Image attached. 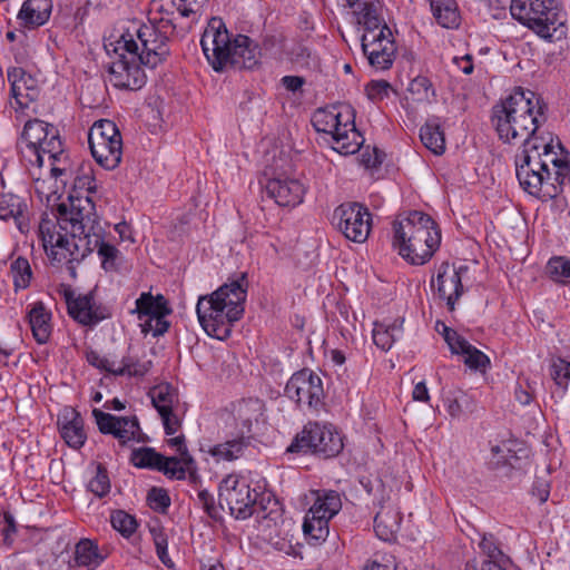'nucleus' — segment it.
Returning a JSON list of instances; mask_svg holds the SVG:
<instances>
[{"label": "nucleus", "mask_w": 570, "mask_h": 570, "mask_svg": "<svg viewBox=\"0 0 570 570\" xmlns=\"http://www.w3.org/2000/svg\"><path fill=\"white\" fill-rule=\"evenodd\" d=\"M101 228L96 205L91 196L69 194L57 207V215H43L38 226V236L52 266H70L83 259L90 245L98 242Z\"/></svg>", "instance_id": "f257e3e1"}, {"label": "nucleus", "mask_w": 570, "mask_h": 570, "mask_svg": "<svg viewBox=\"0 0 570 570\" xmlns=\"http://www.w3.org/2000/svg\"><path fill=\"white\" fill-rule=\"evenodd\" d=\"M207 0H151L148 22L131 21L122 32L120 43L130 52H136L137 40L144 52L141 60L149 66H158L169 55L168 41L177 29L185 30L198 22Z\"/></svg>", "instance_id": "f03ea898"}, {"label": "nucleus", "mask_w": 570, "mask_h": 570, "mask_svg": "<svg viewBox=\"0 0 570 570\" xmlns=\"http://www.w3.org/2000/svg\"><path fill=\"white\" fill-rule=\"evenodd\" d=\"M547 105L531 90L515 88L508 97L492 107V124L503 142L532 147L548 139L540 132L546 122Z\"/></svg>", "instance_id": "7ed1b4c3"}, {"label": "nucleus", "mask_w": 570, "mask_h": 570, "mask_svg": "<svg viewBox=\"0 0 570 570\" xmlns=\"http://www.w3.org/2000/svg\"><path fill=\"white\" fill-rule=\"evenodd\" d=\"M17 149L27 169L47 167L52 176L65 180L70 174V161L59 130L40 119L26 121Z\"/></svg>", "instance_id": "20e7f679"}, {"label": "nucleus", "mask_w": 570, "mask_h": 570, "mask_svg": "<svg viewBox=\"0 0 570 570\" xmlns=\"http://www.w3.org/2000/svg\"><path fill=\"white\" fill-rule=\"evenodd\" d=\"M245 274L232 279L210 294L198 297L196 314L203 330L212 337L225 340L230 336L234 324L245 312L247 297Z\"/></svg>", "instance_id": "39448f33"}, {"label": "nucleus", "mask_w": 570, "mask_h": 570, "mask_svg": "<svg viewBox=\"0 0 570 570\" xmlns=\"http://www.w3.org/2000/svg\"><path fill=\"white\" fill-rule=\"evenodd\" d=\"M391 245L405 262L421 266L440 248L441 230L430 215L410 210L393 220Z\"/></svg>", "instance_id": "423d86ee"}, {"label": "nucleus", "mask_w": 570, "mask_h": 570, "mask_svg": "<svg viewBox=\"0 0 570 570\" xmlns=\"http://www.w3.org/2000/svg\"><path fill=\"white\" fill-rule=\"evenodd\" d=\"M559 140L548 134V139H541L532 147L523 146L515 155V173L520 186L529 195L543 202L557 198L561 194L559 184L551 183L550 166H556Z\"/></svg>", "instance_id": "0eeeda50"}, {"label": "nucleus", "mask_w": 570, "mask_h": 570, "mask_svg": "<svg viewBox=\"0 0 570 570\" xmlns=\"http://www.w3.org/2000/svg\"><path fill=\"white\" fill-rule=\"evenodd\" d=\"M318 132L330 135L332 148L341 155H352L360 150L364 137L355 126V111L346 104L317 109L312 118Z\"/></svg>", "instance_id": "6e6552de"}, {"label": "nucleus", "mask_w": 570, "mask_h": 570, "mask_svg": "<svg viewBox=\"0 0 570 570\" xmlns=\"http://www.w3.org/2000/svg\"><path fill=\"white\" fill-rule=\"evenodd\" d=\"M312 495L313 504L304 518L303 532L311 544H320L328 537V522L341 511L342 499L334 490H314Z\"/></svg>", "instance_id": "1a4fd4ad"}, {"label": "nucleus", "mask_w": 570, "mask_h": 570, "mask_svg": "<svg viewBox=\"0 0 570 570\" xmlns=\"http://www.w3.org/2000/svg\"><path fill=\"white\" fill-rule=\"evenodd\" d=\"M344 448L343 436L330 423L308 422L295 436L288 448L291 452H304L330 459L338 455Z\"/></svg>", "instance_id": "9d476101"}, {"label": "nucleus", "mask_w": 570, "mask_h": 570, "mask_svg": "<svg viewBox=\"0 0 570 570\" xmlns=\"http://www.w3.org/2000/svg\"><path fill=\"white\" fill-rule=\"evenodd\" d=\"M510 12L515 20L544 39L553 38L558 26L562 24L553 0H512Z\"/></svg>", "instance_id": "9b49d317"}, {"label": "nucleus", "mask_w": 570, "mask_h": 570, "mask_svg": "<svg viewBox=\"0 0 570 570\" xmlns=\"http://www.w3.org/2000/svg\"><path fill=\"white\" fill-rule=\"evenodd\" d=\"M88 142L95 160L106 169L116 168L122 156V138L116 124L100 119L90 127Z\"/></svg>", "instance_id": "f8f14e48"}, {"label": "nucleus", "mask_w": 570, "mask_h": 570, "mask_svg": "<svg viewBox=\"0 0 570 570\" xmlns=\"http://www.w3.org/2000/svg\"><path fill=\"white\" fill-rule=\"evenodd\" d=\"M250 483L249 476L242 473H230L219 483L220 503H225L230 514L238 520H246L254 514L258 492Z\"/></svg>", "instance_id": "ddd939ff"}, {"label": "nucleus", "mask_w": 570, "mask_h": 570, "mask_svg": "<svg viewBox=\"0 0 570 570\" xmlns=\"http://www.w3.org/2000/svg\"><path fill=\"white\" fill-rule=\"evenodd\" d=\"M122 35L117 40L116 51L122 50L119 55V59L111 62L109 67V81L110 83L119 89L138 90L146 83V75L141 69L140 65L149 68L156 66H149L141 60L144 48L139 40H137L136 52H130L126 49L120 41Z\"/></svg>", "instance_id": "4468645a"}, {"label": "nucleus", "mask_w": 570, "mask_h": 570, "mask_svg": "<svg viewBox=\"0 0 570 570\" xmlns=\"http://www.w3.org/2000/svg\"><path fill=\"white\" fill-rule=\"evenodd\" d=\"M285 395L304 411L318 412L324 406L323 382L309 368H303L291 376L285 386Z\"/></svg>", "instance_id": "2eb2a0df"}, {"label": "nucleus", "mask_w": 570, "mask_h": 570, "mask_svg": "<svg viewBox=\"0 0 570 570\" xmlns=\"http://www.w3.org/2000/svg\"><path fill=\"white\" fill-rule=\"evenodd\" d=\"M332 224L351 242L364 243L372 229V214L360 203L350 202L337 206Z\"/></svg>", "instance_id": "dca6fc26"}, {"label": "nucleus", "mask_w": 570, "mask_h": 570, "mask_svg": "<svg viewBox=\"0 0 570 570\" xmlns=\"http://www.w3.org/2000/svg\"><path fill=\"white\" fill-rule=\"evenodd\" d=\"M166 435H175L181 429L187 406L180 402L177 391L169 384H158L148 392Z\"/></svg>", "instance_id": "f3484780"}, {"label": "nucleus", "mask_w": 570, "mask_h": 570, "mask_svg": "<svg viewBox=\"0 0 570 570\" xmlns=\"http://www.w3.org/2000/svg\"><path fill=\"white\" fill-rule=\"evenodd\" d=\"M200 46L215 71H223L230 62L233 38L220 18L214 17L208 21L200 38Z\"/></svg>", "instance_id": "a211bd4d"}, {"label": "nucleus", "mask_w": 570, "mask_h": 570, "mask_svg": "<svg viewBox=\"0 0 570 570\" xmlns=\"http://www.w3.org/2000/svg\"><path fill=\"white\" fill-rule=\"evenodd\" d=\"M138 318L144 320L142 332H151L155 337L164 335L169 328L166 317L171 314L168 301L161 294L141 293L136 299Z\"/></svg>", "instance_id": "6ab92c4d"}, {"label": "nucleus", "mask_w": 570, "mask_h": 570, "mask_svg": "<svg viewBox=\"0 0 570 570\" xmlns=\"http://www.w3.org/2000/svg\"><path fill=\"white\" fill-rule=\"evenodd\" d=\"M362 51L370 66L377 70L392 67L396 56V45L390 28H383L380 33H363Z\"/></svg>", "instance_id": "aec40b11"}, {"label": "nucleus", "mask_w": 570, "mask_h": 570, "mask_svg": "<svg viewBox=\"0 0 570 570\" xmlns=\"http://www.w3.org/2000/svg\"><path fill=\"white\" fill-rule=\"evenodd\" d=\"M436 330L441 332L452 354L463 357V363L472 371L485 373L491 365L489 356L481 350L473 346L465 337L455 330L438 322Z\"/></svg>", "instance_id": "412c9836"}, {"label": "nucleus", "mask_w": 570, "mask_h": 570, "mask_svg": "<svg viewBox=\"0 0 570 570\" xmlns=\"http://www.w3.org/2000/svg\"><path fill=\"white\" fill-rule=\"evenodd\" d=\"M7 78L10 83L11 100L10 106L14 109L16 119L20 120L26 115V110L30 104L33 102L39 95L37 80L27 73L20 67L9 68Z\"/></svg>", "instance_id": "4be33fe9"}, {"label": "nucleus", "mask_w": 570, "mask_h": 570, "mask_svg": "<svg viewBox=\"0 0 570 570\" xmlns=\"http://www.w3.org/2000/svg\"><path fill=\"white\" fill-rule=\"evenodd\" d=\"M92 416L98 430L102 434L112 435L121 445L140 441L141 430L136 415L116 416L99 409H94Z\"/></svg>", "instance_id": "5701e85b"}, {"label": "nucleus", "mask_w": 570, "mask_h": 570, "mask_svg": "<svg viewBox=\"0 0 570 570\" xmlns=\"http://www.w3.org/2000/svg\"><path fill=\"white\" fill-rule=\"evenodd\" d=\"M466 266L455 267L449 262H442L436 271V278H432L431 286L440 298L446 302L450 311H454L455 304L463 294L462 273H466Z\"/></svg>", "instance_id": "b1692460"}, {"label": "nucleus", "mask_w": 570, "mask_h": 570, "mask_svg": "<svg viewBox=\"0 0 570 570\" xmlns=\"http://www.w3.org/2000/svg\"><path fill=\"white\" fill-rule=\"evenodd\" d=\"M306 190L305 184L299 178L286 174H278L266 184L267 195L283 207H295L302 204Z\"/></svg>", "instance_id": "393cba45"}, {"label": "nucleus", "mask_w": 570, "mask_h": 570, "mask_svg": "<svg viewBox=\"0 0 570 570\" xmlns=\"http://www.w3.org/2000/svg\"><path fill=\"white\" fill-rule=\"evenodd\" d=\"M66 299L68 314L82 325H96L110 316V313L105 306L95 302L91 293L76 297L67 295Z\"/></svg>", "instance_id": "a878e982"}, {"label": "nucleus", "mask_w": 570, "mask_h": 570, "mask_svg": "<svg viewBox=\"0 0 570 570\" xmlns=\"http://www.w3.org/2000/svg\"><path fill=\"white\" fill-rule=\"evenodd\" d=\"M60 436L72 449H80L85 445L87 434L85 422L79 412L72 407L63 409L58 417Z\"/></svg>", "instance_id": "bb28decb"}, {"label": "nucleus", "mask_w": 570, "mask_h": 570, "mask_svg": "<svg viewBox=\"0 0 570 570\" xmlns=\"http://www.w3.org/2000/svg\"><path fill=\"white\" fill-rule=\"evenodd\" d=\"M26 318L38 344H46L51 336L53 324L52 313L47 305L37 301L27 306Z\"/></svg>", "instance_id": "cd10ccee"}, {"label": "nucleus", "mask_w": 570, "mask_h": 570, "mask_svg": "<svg viewBox=\"0 0 570 570\" xmlns=\"http://www.w3.org/2000/svg\"><path fill=\"white\" fill-rule=\"evenodd\" d=\"M261 49L256 41L245 35H237L233 38L230 50V62L228 65L254 69L259 65Z\"/></svg>", "instance_id": "c85d7f7f"}, {"label": "nucleus", "mask_w": 570, "mask_h": 570, "mask_svg": "<svg viewBox=\"0 0 570 570\" xmlns=\"http://www.w3.org/2000/svg\"><path fill=\"white\" fill-rule=\"evenodd\" d=\"M0 219H12L20 233H28L30 224L26 200L11 193L0 194Z\"/></svg>", "instance_id": "c756f323"}, {"label": "nucleus", "mask_w": 570, "mask_h": 570, "mask_svg": "<svg viewBox=\"0 0 570 570\" xmlns=\"http://www.w3.org/2000/svg\"><path fill=\"white\" fill-rule=\"evenodd\" d=\"M52 12V0H26L17 19L26 29H37L48 22Z\"/></svg>", "instance_id": "7c9ffc66"}, {"label": "nucleus", "mask_w": 570, "mask_h": 570, "mask_svg": "<svg viewBox=\"0 0 570 570\" xmlns=\"http://www.w3.org/2000/svg\"><path fill=\"white\" fill-rule=\"evenodd\" d=\"M265 411V404L257 397L238 401L233 407L234 419L243 433H250L254 423H258Z\"/></svg>", "instance_id": "2f4dec72"}, {"label": "nucleus", "mask_w": 570, "mask_h": 570, "mask_svg": "<svg viewBox=\"0 0 570 570\" xmlns=\"http://www.w3.org/2000/svg\"><path fill=\"white\" fill-rule=\"evenodd\" d=\"M107 553H104L98 542L88 538L80 539L73 550V562L76 567L96 570L106 560Z\"/></svg>", "instance_id": "473e14b6"}, {"label": "nucleus", "mask_w": 570, "mask_h": 570, "mask_svg": "<svg viewBox=\"0 0 570 570\" xmlns=\"http://www.w3.org/2000/svg\"><path fill=\"white\" fill-rule=\"evenodd\" d=\"M356 21L363 26L364 33H380L383 28H390L381 13L377 0H362L354 10Z\"/></svg>", "instance_id": "72a5a7b5"}, {"label": "nucleus", "mask_w": 570, "mask_h": 570, "mask_svg": "<svg viewBox=\"0 0 570 570\" xmlns=\"http://www.w3.org/2000/svg\"><path fill=\"white\" fill-rule=\"evenodd\" d=\"M401 513L392 505L382 507L374 518V531L382 541H392L400 529Z\"/></svg>", "instance_id": "f704fd0d"}, {"label": "nucleus", "mask_w": 570, "mask_h": 570, "mask_svg": "<svg viewBox=\"0 0 570 570\" xmlns=\"http://www.w3.org/2000/svg\"><path fill=\"white\" fill-rule=\"evenodd\" d=\"M196 462L189 453L179 454V456H163L159 472L173 480H184L187 474H196Z\"/></svg>", "instance_id": "c9c22d12"}, {"label": "nucleus", "mask_w": 570, "mask_h": 570, "mask_svg": "<svg viewBox=\"0 0 570 570\" xmlns=\"http://www.w3.org/2000/svg\"><path fill=\"white\" fill-rule=\"evenodd\" d=\"M249 443V438L242 435L210 446L207 453L216 462H233L244 455Z\"/></svg>", "instance_id": "e433bc0d"}, {"label": "nucleus", "mask_w": 570, "mask_h": 570, "mask_svg": "<svg viewBox=\"0 0 570 570\" xmlns=\"http://www.w3.org/2000/svg\"><path fill=\"white\" fill-rule=\"evenodd\" d=\"M443 406L452 419H461L466 412L474 411L475 401L468 391L456 387L446 392Z\"/></svg>", "instance_id": "4c0bfd02"}, {"label": "nucleus", "mask_w": 570, "mask_h": 570, "mask_svg": "<svg viewBox=\"0 0 570 570\" xmlns=\"http://www.w3.org/2000/svg\"><path fill=\"white\" fill-rule=\"evenodd\" d=\"M433 18L445 29H456L461 14L456 0H429Z\"/></svg>", "instance_id": "58836bf2"}, {"label": "nucleus", "mask_w": 570, "mask_h": 570, "mask_svg": "<svg viewBox=\"0 0 570 570\" xmlns=\"http://www.w3.org/2000/svg\"><path fill=\"white\" fill-rule=\"evenodd\" d=\"M28 170L30 171V175L33 178L35 194L37 195V197L39 198L40 202L49 203L51 200V198L53 196H56L58 193V189H59L58 184H57L58 178L52 176L50 171H48V178H46V177L41 176V174H40L41 169L31 168ZM47 170H49V169L47 168ZM71 175H72V170L70 169L69 176H67L65 178V180H62L61 178H59V180L63 185H66L70 180Z\"/></svg>", "instance_id": "ea45409f"}, {"label": "nucleus", "mask_w": 570, "mask_h": 570, "mask_svg": "<svg viewBox=\"0 0 570 570\" xmlns=\"http://www.w3.org/2000/svg\"><path fill=\"white\" fill-rule=\"evenodd\" d=\"M403 322L395 320L390 324L375 322L372 331L374 344L384 352L392 348L393 344L402 336Z\"/></svg>", "instance_id": "a19ab883"}, {"label": "nucleus", "mask_w": 570, "mask_h": 570, "mask_svg": "<svg viewBox=\"0 0 570 570\" xmlns=\"http://www.w3.org/2000/svg\"><path fill=\"white\" fill-rule=\"evenodd\" d=\"M422 144L434 155L445 151V137L438 118L429 119L420 129Z\"/></svg>", "instance_id": "79ce46f5"}, {"label": "nucleus", "mask_w": 570, "mask_h": 570, "mask_svg": "<svg viewBox=\"0 0 570 570\" xmlns=\"http://www.w3.org/2000/svg\"><path fill=\"white\" fill-rule=\"evenodd\" d=\"M9 276L16 293L27 289L33 278V272L29 261L22 256L13 258L10 263Z\"/></svg>", "instance_id": "37998d69"}, {"label": "nucleus", "mask_w": 570, "mask_h": 570, "mask_svg": "<svg viewBox=\"0 0 570 570\" xmlns=\"http://www.w3.org/2000/svg\"><path fill=\"white\" fill-rule=\"evenodd\" d=\"M153 362L150 360H141L135 355H125L121 360L120 365H115L114 375L129 377H142L151 368Z\"/></svg>", "instance_id": "c03bdc74"}, {"label": "nucleus", "mask_w": 570, "mask_h": 570, "mask_svg": "<svg viewBox=\"0 0 570 570\" xmlns=\"http://www.w3.org/2000/svg\"><path fill=\"white\" fill-rule=\"evenodd\" d=\"M96 234H97L98 242L95 246L90 245V249L83 254V258L86 256H88L89 254H91L95 249H97L98 256L101 261V267L105 271L114 269L116 267V261H117L119 250L116 248V246H114L109 243H106L104 240L102 229H100Z\"/></svg>", "instance_id": "a18cd8bd"}, {"label": "nucleus", "mask_w": 570, "mask_h": 570, "mask_svg": "<svg viewBox=\"0 0 570 570\" xmlns=\"http://www.w3.org/2000/svg\"><path fill=\"white\" fill-rule=\"evenodd\" d=\"M407 91L416 102H432L436 97L432 81L426 76L421 75L410 81Z\"/></svg>", "instance_id": "49530a36"}, {"label": "nucleus", "mask_w": 570, "mask_h": 570, "mask_svg": "<svg viewBox=\"0 0 570 570\" xmlns=\"http://www.w3.org/2000/svg\"><path fill=\"white\" fill-rule=\"evenodd\" d=\"M163 456V454L156 452L153 448H141L132 452L131 463L140 469H153L159 471Z\"/></svg>", "instance_id": "de8ad7c7"}, {"label": "nucleus", "mask_w": 570, "mask_h": 570, "mask_svg": "<svg viewBox=\"0 0 570 570\" xmlns=\"http://www.w3.org/2000/svg\"><path fill=\"white\" fill-rule=\"evenodd\" d=\"M547 274L559 284L566 285L570 278V258L566 256H553L547 263Z\"/></svg>", "instance_id": "09e8293b"}, {"label": "nucleus", "mask_w": 570, "mask_h": 570, "mask_svg": "<svg viewBox=\"0 0 570 570\" xmlns=\"http://www.w3.org/2000/svg\"><path fill=\"white\" fill-rule=\"evenodd\" d=\"M149 532L153 539V542L156 548V554L158 559L167 567L171 568L174 566L173 560L168 553V535L165 529L159 525H153L149 528Z\"/></svg>", "instance_id": "8fccbe9b"}, {"label": "nucleus", "mask_w": 570, "mask_h": 570, "mask_svg": "<svg viewBox=\"0 0 570 570\" xmlns=\"http://www.w3.org/2000/svg\"><path fill=\"white\" fill-rule=\"evenodd\" d=\"M112 528L124 538H130L138 528L136 518L124 510H116L110 515Z\"/></svg>", "instance_id": "3c124183"}, {"label": "nucleus", "mask_w": 570, "mask_h": 570, "mask_svg": "<svg viewBox=\"0 0 570 570\" xmlns=\"http://www.w3.org/2000/svg\"><path fill=\"white\" fill-rule=\"evenodd\" d=\"M550 376L554 384L560 389V397H563L568 391V381H570V362L559 357L550 365Z\"/></svg>", "instance_id": "603ef678"}, {"label": "nucleus", "mask_w": 570, "mask_h": 570, "mask_svg": "<svg viewBox=\"0 0 570 570\" xmlns=\"http://www.w3.org/2000/svg\"><path fill=\"white\" fill-rule=\"evenodd\" d=\"M479 548L487 556V559L508 562L509 557L505 556L499 547L498 539L492 533H483L479 542Z\"/></svg>", "instance_id": "864d4df0"}, {"label": "nucleus", "mask_w": 570, "mask_h": 570, "mask_svg": "<svg viewBox=\"0 0 570 570\" xmlns=\"http://www.w3.org/2000/svg\"><path fill=\"white\" fill-rule=\"evenodd\" d=\"M537 383L529 377L520 376L514 389V399L523 406L529 405L535 394Z\"/></svg>", "instance_id": "5fc2aeb1"}, {"label": "nucleus", "mask_w": 570, "mask_h": 570, "mask_svg": "<svg viewBox=\"0 0 570 570\" xmlns=\"http://www.w3.org/2000/svg\"><path fill=\"white\" fill-rule=\"evenodd\" d=\"M88 489L99 498L105 497L110 491V481L105 468L97 466L96 475L89 481Z\"/></svg>", "instance_id": "6e6d98bb"}, {"label": "nucleus", "mask_w": 570, "mask_h": 570, "mask_svg": "<svg viewBox=\"0 0 570 570\" xmlns=\"http://www.w3.org/2000/svg\"><path fill=\"white\" fill-rule=\"evenodd\" d=\"M147 500H148L149 507L153 510L159 511V512H165L168 509V507L170 505V498H169L168 493L166 492V490L160 489V488H153L148 492Z\"/></svg>", "instance_id": "4d7b16f0"}, {"label": "nucleus", "mask_w": 570, "mask_h": 570, "mask_svg": "<svg viewBox=\"0 0 570 570\" xmlns=\"http://www.w3.org/2000/svg\"><path fill=\"white\" fill-rule=\"evenodd\" d=\"M384 153L376 147H365L361 154L360 161L366 169L379 168L384 160Z\"/></svg>", "instance_id": "13d9d810"}, {"label": "nucleus", "mask_w": 570, "mask_h": 570, "mask_svg": "<svg viewBox=\"0 0 570 570\" xmlns=\"http://www.w3.org/2000/svg\"><path fill=\"white\" fill-rule=\"evenodd\" d=\"M73 190L70 194H80L91 196L96 193L97 185L96 179L91 174H83L77 176L73 180Z\"/></svg>", "instance_id": "bf43d9fd"}, {"label": "nucleus", "mask_w": 570, "mask_h": 570, "mask_svg": "<svg viewBox=\"0 0 570 570\" xmlns=\"http://www.w3.org/2000/svg\"><path fill=\"white\" fill-rule=\"evenodd\" d=\"M86 360L91 366H94L100 371L108 372L114 375L115 362H111L107 357L101 356L97 351H95V350L87 351Z\"/></svg>", "instance_id": "052dcab7"}, {"label": "nucleus", "mask_w": 570, "mask_h": 570, "mask_svg": "<svg viewBox=\"0 0 570 570\" xmlns=\"http://www.w3.org/2000/svg\"><path fill=\"white\" fill-rule=\"evenodd\" d=\"M554 177L551 178L552 184H559L561 193L563 187L570 185V165L557 157L556 166H553Z\"/></svg>", "instance_id": "680f3d73"}, {"label": "nucleus", "mask_w": 570, "mask_h": 570, "mask_svg": "<svg viewBox=\"0 0 570 570\" xmlns=\"http://www.w3.org/2000/svg\"><path fill=\"white\" fill-rule=\"evenodd\" d=\"M365 90L371 100H382L389 96L391 85L385 80H372Z\"/></svg>", "instance_id": "e2e57ef3"}, {"label": "nucleus", "mask_w": 570, "mask_h": 570, "mask_svg": "<svg viewBox=\"0 0 570 570\" xmlns=\"http://www.w3.org/2000/svg\"><path fill=\"white\" fill-rule=\"evenodd\" d=\"M505 563L507 562L492 559H484L480 561L476 558H474L466 562L465 570H505L503 568Z\"/></svg>", "instance_id": "0e129e2a"}, {"label": "nucleus", "mask_w": 570, "mask_h": 570, "mask_svg": "<svg viewBox=\"0 0 570 570\" xmlns=\"http://www.w3.org/2000/svg\"><path fill=\"white\" fill-rule=\"evenodd\" d=\"M3 520L6 527L2 529V541L6 547L10 548L13 544L14 535L17 533V523L13 515L10 512L3 513Z\"/></svg>", "instance_id": "69168bd1"}, {"label": "nucleus", "mask_w": 570, "mask_h": 570, "mask_svg": "<svg viewBox=\"0 0 570 570\" xmlns=\"http://www.w3.org/2000/svg\"><path fill=\"white\" fill-rule=\"evenodd\" d=\"M500 444H492L490 448L489 464L492 469H498L508 463L507 449Z\"/></svg>", "instance_id": "338daca9"}, {"label": "nucleus", "mask_w": 570, "mask_h": 570, "mask_svg": "<svg viewBox=\"0 0 570 570\" xmlns=\"http://www.w3.org/2000/svg\"><path fill=\"white\" fill-rule=\"evenodd\" d=\"M198 502L208 515H214L216 512L214 495L207 490H200L197 493Z\"/></svg>", "instance_id": "774afa93"}]
</instances>
